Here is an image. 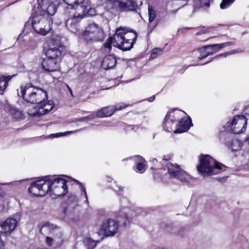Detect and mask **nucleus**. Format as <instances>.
<instances>
[{"mask_svg":"<svg viewBox=\"0 0 249 249\" xmlns=\"http://www.w3.org/2000/svg\"><path fill=\"white\" fill-rule=\"evenodd\" d=\"M56 9V5L50 0H37L31 19L32 27L36 33L45 36L50 32L53 21L49 16L53 15Z\"/></svg>","mask_w":249,"mask_h":249,"instance_id":"nucleus-1","label":"nucleus"},{"mask_svg":"<svg viewBox=\"0 0 249 249\" xmlns=\"http://www.w3.org/2000/svg\"><path fill=\"white\" fill-rule=\"evenodd\" d=\"M66 181L59 177H45L33 182L28 190L34 196H42L49 193L53 197L64 196L68 192Z\"/></svg>","mask_w":249,"mask_h":249,"instance_id":"nucleus-2","label":"nucleus"},{"mask_svg":"<svg viewBox=\"0 0 249 249\" xmlns=\"http://www.w3.org/2000/svg\"><path fill=\"white\" fill-rule=\"evenodd\" d=\"M137 37L136 33L120 27L116 29L114 37L107 38L104 45L108 52L110 51L112 44L123 51H127L131 49Z\"/></svg>","mask_w":249,"mask_h":249,"instance_id":"nucleus-3","label":"nucleus"},{"mask_svg":"<svg viewBox=\"0 0 249 249\" xmlns=\"http://www.w3.org/2000/svg\"><path fill=\"white\" fill-rule=\"evenodd\" d=\"M20 89L23 99L28 103L39 105L47 99L45 91L32 85L27 84Z\"/></svg>","mask_w":249,"mask_h":249,"instance_id":"nucleus-4","label":"nucleus"},{"mask_svg":"<svg viewBox=\"0 0 249 249\" xmlns=\"http://www.w3.org/2000/svg\"><path fill=\"white\" fill-rule=\"evenodd\" d=\"M105 7L111 13L116 14L119 11L135 10L138 5L135 0H107Z\"/></svg>","mask_w":249,"mask_h":249,"instance_id":"nucleus-5","label":"nucleus"},{"mask_svg":"<svg viewBox=\"0 0 249 249\" xmlns=\"http://www.w3.org/2000/svg\"><path fill=\"white\" fill-rule=\"evenodd\" d=\"M224 165L217 162L208 155H202L200 158V164L197 166L199 172L208 175H215L220 173Z\"/></svg>","mask_w":249,"mask_h":249,"instance_id":"nucleus-6","label":"nucleus"},{"mask_svg":"<svg viewBox=\"0 0 249 249\" xmlns=\"http://www.w3.org/2000/svg\"><path fill=\"white\" fill-rule=\"evenodd\" d=\"M81 36L87 41H100L104 38L102 28L95 23L89 24L81 34Z\"/></svg>","mask_w":249,"mask_h":249,"instance_id":"nucleus-7","label":"nucleus"},{"mask_svg":"<svg viewBox=\"0 0 249 249\" xmlns=\"http://www.w3.org/2000/svg\"><path fill=\"white\" fill-rule=\"evenodd\" d=\"M80 7L74 8L71 7L69 11L67 9L66 13L69 15V18L66 22V26L68 30L72 33H76L79 27V22L83 18V11L80 12Z\"/></svg>","mask_w":249,"mask_h":249,"instance_id":"nucleus-8","label":"nucleus"},{"mask_svg":"<svg viewBox=\"0 0 249 249\" xmlns=\"http://www.w3.org/2000/svg\"><path fill=\"white\" fill-rule=\"evenodd\" d=\"M247 123V119L244 116L238 115L227 123V128L234 134H239L245 131Z\"/></svg>","mask_w":249,"mask_h":249,"instance_id":"nucleus-9","label":"nucleus"},{"mask_svg":"<svg viewBox=\"0 0 249 249\" xmlns=\"http://www.w3.org/2000/svg\"><path fill=\"white\" fill-rule=\"evenodd\" d=\"M63 47L58 40L51 39L48 42V49L46 52V55L48 58L58 60L61 56Z\"/></svg>","mask_w":249,"mask_h":249,"instance_id":"nucleus-10","label":"nucleus"},{"mask_svg":"<svg viewBox=\"0 0 249 249\" xmlns=\"http://www.w3.org/2000/svg\"><path fill=\"white\" fill-rule=\"evenodd\" d=\"M167 170L169 174L173 177L176 178L181 181H188L190 176L186 172L181 170L179 165L169 162L167 164Z\"/></svg>","mask_w":249,"mask_h":249,"instance_id":"nucleus-11","label":"nucleus"},{"mask_svg":"<svg viewBox=\"0 0 249 249\" xmlns=\"http://www.w3.org/2000/svg\"><path fill=\"white\" fill-rule=\"evenodd\" d=\"M101 4L99 0H84L82 4L78 5L76 7H80V12L83 11V18L86 14L93 16L97 14L96 7Z\"/></svg>","mask_w":249,"mask_h":249,"instance_id":"nucleus-12","label":"nucleus"},{"mask_svg":"<svg viewBox=\"0 0 249 249\" xmlns=\"http://www.w3.org/2000/svg\"><path fill=\"white\" fill-rule=\"evenodd\" d=\"M118 225L116 221L109 219L105 221L101 226L100 231L104 235L112 236L118 231Z\"/></svg>","mask_w":249,"mask_h":249,"instance_id":"nucleus-13","label":"nucleus"},{"mask_svg":"<svg viewBox=\"0 0 249 249\" xmlns=\"http://www.w3.org/2000/svg\"><path fill=\"white\" fill-rule=\"evenodd\" d=\"M183 112L175 111L169 112L165 117L164 122L163 124V128L167 132H171L175 130L176 126H173L175 121H178L179 118L178 117L179 114Z\"/></svg>","mask_w":249,"mask_h":249,"instance_id":"nucleus-14","label":"nucleus"},{"mask_svg":"<svg viewBox=\"0 0 249 249\" xmlns=\"http://www.w3.org/2000/svg\"><path fill=\"white\" fill-rule=\"evenodd\" d=\"M18 220L16 218H9L5 221L0 222V232L1 234L10 235L18 226Z\"/></svg>","mask_w":249,"mask_h":249,"instance_id":"nucleus-15","label":"nucleus"},{"mask_svg":"<svg viewBox=\"0 0 249 249\" xmlns=\"http://www.w3.org/2000/svg\"><path fill=\"white\" fill-rule=\"evenodd\" d=\"M126 107L127 105L121 103L114 106L103 107L96 112L95 116L98 118L109 117L111 116L115 111L121 110Z\"/></svg>","mask_w":249,"mask_h":249,"instance_id":"nucleus-16","label":"nucleus"},{"mask_svg":"<svg viewBox=\"0 0 249 249\" xmlns=\"http://www.w3.org/2000/svg\"><path fill=\"white\" fill-rule=\"evenodd\" d=\"M53 107V105L52 101H49L46 104L42 102L41 104H39L37 111L33 113L32 115L35 116L44 115L50 111Z\"/></svg>","mask_w":249,"mask_h":249,"instance_id":"nucleus-17","label":"nucleus"},{"mask_svg":"<svg viewBox=\"0 0 249 249\" xmlns=\"http://www.w3.org/2000/svg\"><path fill=\"white\" fill-rule=\"evenodd\" d=\"M43 67L46 71H54L59 68V61L57 59L48 58L43 62Z\"/></svg>","mask_w":249,"mask_h":249,"instance_id":"nucleus-18","label":"nucleus"},{"mask_svg":"<svg viewBox=\"0 0 249 249\" xmlns=\"http://www.w3.org/2000/svg\"><path fill=\"white\" fill-rule=\"evenodd\" d=\"M176 125L174 132L175 133H181L187 131L190 127L191 120L187 119H182L179 121Z\"/></svg>","mask_w":249,"mask_h":249,"instance_id":"nucleus-19","label":"nucleus"},{"mask_svg":"<svg viewBox=\"0 0 249 249\" xmlns=\"http://www.w3.org/2000/svg\"><path fill=\"white\" fill-rule=\"evenodd\" d=\"M116 60L115 57L111 55L105 56L102 62V67L105 70L113 68L116 65Z\"/></svg>","mask_w":249,"mask_h":249,"instance_id":"nucleus-20","label":"nucleus"},{"mask_svg":"<svg viewBox=\"0 0 249 249\" xmlns=\"http://www.w3.org/2000/svg\"><path fill=\"white\" fill-rule=\"evenodd\" d=\"M234 44L233 42H227L220 44H216L206 46L210 54L218 52L220 49Z\"/></svg>","mask_w":249,"mask_h":249,"instance_id":"nucleus-21","label":"nucleus"},{"mask_svg":"<svg viewBox=\"0 0 249 249\" xmlns=\"http://www.w3.org/2000/svg\"><path fill=\"white\" fill-rule=\"evenodd\" d=\"M58 228V227L53 224L46 222L41 226L40 231L46 233L54 234Z\"/></svg>","mask_w":249,"mask_h":249,"instance_id":"nucleus-22","label":"nucleus"},{"mask_svg":"<svg viewBox=\"0 0 249 249\" xmlns=\"http://www.w3.org/2000/svg\"><path fill=\"white\" fill-rule=\"evenodd\" d=\"M227 145L232 151H237L241 149L242 147V143L238 140H233L230 142H227Z\"/></svg>","mask_w":249,"mask_h":249,"instance_id":"nucleus-23","label":"nucleus"},{"mask_svg":"<svg viewBox=\"0 0 249 249\" xmlns=\"http://www.w3.org/2000/svg\"><path fill=\"white\" fill-rule=\"evenodd\" d=\"M79 243L84 244L85 249H93L97 245V242L89 238H85L83 241Z\"/></svg>","mask_w":249,"mask_h":249,"instance_id":"nucleus-24","label":"nucleus"},{"mask_svg":"<svg viewBox=\"0 0 249 249\" xmlns=\"http://www.w3.org/2000/svg\"><path fill=\"white\" fill-rule=\"evenodd\" d=\"M14 76H7L0 77V90L3 91L8 86L9 80L12 79Z\"/></svg>","mask_w":249,"mask_h":249,"instance_id":"nucleus-25","label":"nucleus"},{"mask_svg":"<svg viewBox=\"0 0 249 249\" xmlns=\"http://www.w3.org/2000/svg\"><path fill=\"white\" fill-rule=\"evenodd\" d=\"M54 235V242L61 245L64 241L63 233L61 229L58 227L55 232L53 234Z\"/></svg>","mask_w":249,"mask_h":249,"instance_id":"nucleus-26","label":"nucleus"},{"mask_svg":"<svg viewBox=\"0 0 249 249\" xmlns=\"http://www.w3.org/2000/svg\"><path fill=\"white\" fill-rule=\"evenodd\" d=\"M138 158L140 159V162H138L136 165V169L137 170V172L140 173H143L145 170V165L142 163V161L143 159L141 157H138Z\"/></svg>","mask_w":249,"mask_h":249,"instance_id":"nucleus-27","label":"nucleus"},{"mask_svg":"<svg viewBox=\"0 0 249 249\" xmlns=\"http://www.w3.org/2000/svg\"><path fill=\"white\" fill-rule=\"evenodd\" d=\"M163 52V49L156 48L154 49L150 55V58H155L158 57L159 56H160L162 54Z\"/></svg>","mask_w":249,"mask_h":249,"instance_id":"nucleus-28","label":"nucleus"},{"mask_svg":"<svg viewBox=\"0 0 249 249\" xmlns=\"http://www.w3.org/2000/svg\"><path fill=\"white\" fill-rule=\"evenodd\" d=\"M200 53V56L198 57L199 59H203L209 55L210 54V53L208 51L207 46H205L199 50Z\"/></svg>","mask_w":249,"mask_h":249,"instance_id":"nucleus-29","label":"nucleus"},{"mask_svg":"<svg viewBox=\"0 0 249 249\" xmlns=\"http://www.w3.org/2000/svg\"><path fill=\"white\" fill-rule=\"evenodd\" d=\"M118 220L119 223H122L124 226H126L129 222L128 217L124 213H123L120 216H119Z\"/></svg>","mask_w":249,"mask_h":249,"instance_id":"nucleus-30","label":"nucleus"},{"mask_svg":"<svg viewBox=\"0 0 249 249\" xmlns=\"http://www.w3.org/2000/svg\"><path fill=\"white\" fill-rule=\"evenodd\" d=\"M241 51H238V50H233L231 51H229V52H227L225 53H220L218 55H217L216 56H215V57H214L213 58V59H217L220 57H226L228 55H231V54H234V53H238V52H241Z\"/></svg>","mask_w":249,"mask_h":249,"instance_id":"nucleus-31","label":"nucleus"},{"mask_svg":"<svg viewBox=\"0 0 249 249\" xmlns=\"http://www.w3.org/2000/svg\"><path fill=\"white\" fill-rule=\"evenodd\" d=\"M234 0H223L220 6L221 9H225L232 3Z\"/></svg>","mask_w":249,"mask_h":249,"instance_id":"nucleus-32","label":"nucleus"},{"mask_svg":"<svg viewBox=\"0 0 249 249\" xmlns=\"http://www.w3.org/2000/svg\"><path fill=\"white\" fill-rule=\"evenodd\" d=\"M67 4L72 6L73 4H78L83 3L84 0H63Z\"/></svg>","mask_w":249,"mask_h":249,"instance_id":"nucleus-33","label":"nucleus"},{"mask_svg":"<svg viewBox=\"0 0 249 249\" xmlns=\"http://www.w3.org/2000/svg\"><path fill=\"white\" fill-rule=\"evenodd\" d=\"M148 14H149V22H152L155 18V12L153 10L148 7Z\"/></svg>","mask_w":249,"mask_h":249,"instance_id":"nucleus-34","label":"nucleus"},{"mask_svg":"<svg viewBox=\"0 0 249 249\" xmlns=\"http://www.w3.org/2000/svg\"><path fill=\"white\" fill-rule=\"evenodd\" d=\"M71 133H72V131H67L65 133H55V134H51V135H49L48 137V138L54 137H58L59 136H64L67 134H71Z\"/></svg>","mask_w":249,"mask_h":249,"instance_id":"nucleus-35","label":"nucleus"},{"mask_svg":"<svg viewBox=\"0 0 249 249\" xmlns=\"http://www.w3.org/2000/svg\"><path fill=\"white\" fill-rule=\"evenodd\" d=\"M45 242L46 244L48 246L51 247L53 245V242H54V239H53V238H51L49 236H47L46 237Z\"/></svg>","mask_w":249,"mask_h":249,"instance_id":"nucleus-36","label":"nucleus"},{"mask_svg":"<svg viewBox=\"0 0 249 249\" xmlns=\"http://www.w3.org/2000/svg\"><path fill=\"white\" fill-rule=\"evenodd\" d=\"M73 249H85V245L82 243L77 242L73 248Z\"/></svg>","mask_w":249,"mask_h":249,"instance_id":"nucleus-37","label":"nucleus"},{"mask_svg":"<svg viewBox=\"0 0 249 249\" xmlns=\"http://www.w3.org/2000/svg\"><path fill=\"white\" fill-rule=\"evenodd\" d=\"M76 182L78 184H80V187L81 188V190H82V191L84 193V194L85 195V198L86 199V201L88 202V197H87V193H86V189L85 188V187L82 184V183L81 182H80L78 180H76Z\"/></svg>","mask_w":249,"mask_h":249,"instance_id":"nucleus-38","label":"nucleus"},{"mask_svg":"<svg viewBox=\"0 0 249 249\" xmlns=\"http://www.w3.org/2000/svg\"><path fill=\"white\" fill-rule=\"evenodd\" d=\"M177 235L180 237H183L185 235L184 230L182 229H180L178 231V232L177 233Z\"/></svg>","mask_w":249,"mask_h":249,"instance_id":"nucleus-39","label":"nucleus"},{"mask_svg":"<svg viewBox=\"0 0 249 249\" xmlns=\"http://www.w3.org/2000/svg\"><path fill=\"white\" fill-rule=\"evenodd\" d=\"M94 118H95V115L94 114H91V115L88 116L86 117L82 118L81 119H84L85 118H87L89 119H94Z\"/></svg>","mask_w":249,"mask_h":249,"instance_id":"nucleus-40","label":"nucleus"},{"mask_svg":"<svg viewBox=\"0 0 249 249\" xmlns=\"http://www.w3.org/2000/svg\"><path fill=\"white\" fill-rule=\"evenodd\" d=\"M118 190L115 189V191H118L120 194L123 191V188L120 186H116Z\"/></svg>","mask_w":249,"mask_h":249,"instance_id":"nucleus-41","label":"nucleus"},{"mask_svg":"<svg viewBox=\"0 0 249 249\" xmlns=\"http://www.w3.org/2000/svg\"><path fill=\"white\" fill-rule=\"evenodd\" d=\"M155 99V96H153L152 97L149 98L148 99V101L150 102L153 101Z\"/></svg>","mask_w":249,"mask_h":249,"instance_id":"nucleus-42","label":"nucleus"},{"mask_svg":"<svg viewBox=\"0 0 249 249\" xmlns=\"http://www.w3.org/2000/svg\"><path fill=\"white\" fill-rule=\"evenodd\" d=\"M179 8H178L176 11H173L174 12V13H176Z\"/></svg>","mask_w":249,"mask_h":249,"instance_id":"nucleus-43","label":"nucleus"},{"mask_svg":"<svg viewBox=\"0 0 249 249\" xmlns=\"http://www.w3.org/2000/svg\"><path fill=\"white\" fill-rule=\"evenodd\" d=\"M246 34H247V32H244L243 33L242 35L243 36L244 35H245Z\"/></svg>","mask_w":249,"mask_h":249,"instance_id":"nucleus-44","label":"nucleus"},{"mask_svg":"<svg viewBox=\"0 0 249 249\" xmlns=\"http://www.w3.org/2000/svg\"><path fill=\"white\" fill-rule=\"evenodd\" d=\"M16 114H20V112H17Z\"/></svg>","mask_w":249,"mask_h":249,"instance_id":"nucleus-45","label":"nucleus"},{"mask_svg":"<svg viewBox=\"0 0 249 249\" xmlns=\"http://www.w3.org/2000/svg\"><path fill=\"white\" fill-rule=\"evenodd\" d=\"M248 114L249 115V113H248Z\"/></svg>","mask_w":249,"mask_h":249,"instance_id":"nucleus-46","label":"nucleus"}]
</instances>
